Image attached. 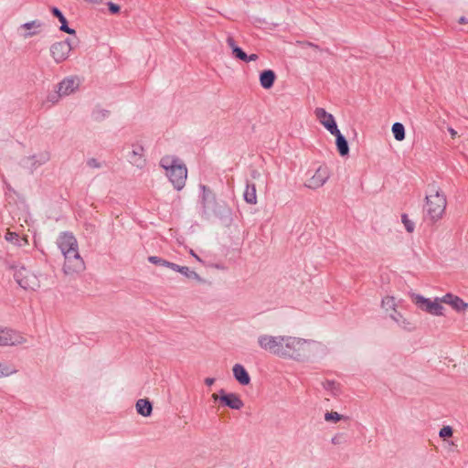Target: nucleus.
Returning <instances> with one entry per match:
<instances>
[{
	"label": "nucleus",
	"mask_w": 468,
	"mask_h": 468,
	"mask_svg": "<svg viewBox=\"0 0 468 468\" xmlns=\"http://www.w3.org/2000/svg\"><path fill=\"white\" fill-rule=\"evenodd\" d=\"M64 257L63 271L66 274H76L84 271L85 262L79 251L76 238L69 233L61 234L57 240Z\"/></svg>",
	"instance_id": "obj_1"
},
{
	"label": "nucleus",
	"mask_w": 468,
	"mask_h": 468,
	"mask_svg": "<svg viewBox=\"0 0 468 468\" xmlns=\"http://www.w3.org/2000/svg\"><path fill=\"white\" fill-rule=\"evenodd\" d=\"M320 346V343L314 340L287 335L282 358L307 361L317 354Z\"/></svg>",
	"instance_id": "obj_2"
},
{
	"label": "nucleus",
	"mask_w": 468,
	"mask_h": 468,
	"mask_svg": "<svg viewBox=\"0 0 468 468\" xmlns=\"http://www.w3.org/2000/svg\"><path fill=\"white\" fill-rule=\"evenodd\" d=\"M447 198L444 192L437 186H430L423 206V218L431 223L441 220L445 214Z\"/></svg>",
	"instance_id": "obj_3"
},
{
	"label": "nucleus",
	"mask_w": 468,
	"mask_h": 468,
	"mask_svg": "<svg viewBox=\"0 0 468 468\" xmlns=\"http://www.w3.org/2000/svg\"><path fill=\"white\" fill-rule=\"evenodd\" d=\"M160 166L174 187L181 190L186 182L187 168L184 162L175 154H165L160 159Z\"/></svg>",
	"instance_id": "obj_4"
},
{
	"label": "nucleus",
	"mask_w": 468,
	"mask_h": 468,
	"mask_svg": "<svg viewBox=\"0 0 468 468\" xmlns=\"http://www.w3.org/2000/svg\"><path fill=\"white\" fill-rule=\"evenodd\" d=\"M286 336L262 334L258 336L257 343L262 350L282 358Z\"/></svg>",
	"instance_id": "obj_5"
},
{
	"label": "nucleus",
	"mask_w": 468,
	"mask_h": 468,
	"mask_svg": "<svg viewBox=\"0 0 468 468\" xmlns=\"http://www.w3.org/2000/svg\"><path fill=\"white\" fill-rule=\"evenodd\" d=\"M412 302L421 310L430 314L441 316L444 314V306L441 297L434 299L426 298L420 294H414L411 297Z\"/></svg>",
	"instance_id": "obj_6"
},
{
	"label": "nucleus",
	"mask_w": 468,
	"mask_h": 468,
	"mask_svg": "<svg viewBox=\"0 0 468 468\" xmlns=\"http://www.w3.org/2000/svg\"><path fill=\"white\" fill-rule=\"evenodd\" d=\"M16 282L25 291L35 292L41 286V282L37 273L25 267L19 268L15 275Z\"/></svg>",
	"instance_id": "obj_7"
},
{
	"label": "nucleus",
	"mask_w": 468,
	"mask_h": 468,
	"mask_svg": "<svg viewBox=\"0 0 468 468\" xmlns=\"http://www.w3.org/2000/svg\"><path fill=\"white\" fill-rule=\"evenodd\" d=\"M330 173L328 168L319 166L314 174L305 181L304 186L310 189H318L327 182Z\"/></svg>",
	"instance_id": "obj_8"
},
{
	"label": "nucleus",
	"mask_w": 468,
	"mask_h": 468,
	"mask_svg": "<svg viewBox=\"0 0 468 468\" xmlns=\"http://www.w3.org/2000/svg\"><path fill=\"white\" fill-rule=\"evenodd\" d=\"M26 338L18 332L0 327V346H16L26 343Z\"/></svg>",
	"instance_id": "obj_9"
},
{
	"label": "nucleus",
	"mask_w": 468,
	"mask_h": 468,
	"mask_svg": "<svg viewBox=\"0 0 468 468\" xmlns=\"http://www.w3.org/2000/svg\"><path fill=\"white\" fill-rule=\"evenodd\" d=\"M314 115L318 122L331 133H338V128L334 116L323 108H316Z\"/></svg>",
	"instance_id": "obj_10"
},
{
	"label": "nucleus",
	"mask_w": 468,
	"mask_h": 468,
	"mask_svg": "<svg viewBox=\"0 0 468 468\" xmlns=\"http://www.w3.org/2000/svg\"><path fill=\"white\" fill-rule=\"evenodd\" d=\"M71 48V44L69 39L56 42L50 47L51 56L58 63L64 61L68 58Z\"/></svg>",
	"instance_id": "obj_11"
},
{
	"label": "nucleus",
	"mask_w": 468,
	"mask_h": 468,
	"mask_svg": "<svg viewBox=\"0 0 468 468\" xmlns=\"http://www.w3.org/2000/svg\"><path fill=\"white\" fill-rule=\"evenodd\" d=\"M443 303L450 305L457 313L464 314L468 310V303L452 293H446L441 297Z\"/></svg>",
	"instance_id": "obj_12"
},
{
	"label": "nucleus",
	"mask_w": 468,
	"mask_h": 468,
	"mask_svg": "<svg viewBox=\"0 0 468 468\" xmlns=\"http://www.w3.org/2000/svg\"><path fill=\"white\" fill-rule=\"evenodd\" d=\"M220 401L232 410H240L244 407V402L237 393H226L220 390Z\"/></svg>",
	"instance_id": "obj_13"
},
{
	"label": "nucleus",
	"mask_w": 468,
	"mask_h": 468,
	"mask_svg": "<svg viewBox=\"0 0 468 468\" xmlns=\"http://www.w3.org/2000/svg\"><path fill=\"white\" fill-rule=\"evenodd\" d=\"M128 161L136 167L142 168L145 165L144 149L142 145H133L127 154Z\"/></svg>",
	"instance_id": "obj_14"
},
{
	"label": "nucleus",
	"mask_w": 468,
	"mask_h": 468,
	"mask_svg": "<svg viewBox=\"0 0 468 468\" xmlns=\"http://www.w3.org/2000/svg\"><path fill=\"white\" fill-rule=\"evenodd\" d=\"M234 378L242 386L250 383V377L246 368L241 364H235L232 367Z\"/></svg>",
	"instance_id": "obj_15"
},
{
	"label": "nucleus",
	"mask_w": 468,
	"mask_h": 468,
	"mask_svg": "<svg viewBox=\"0 0 468 468\" xmlns=\"http://www.w3.org/2000/svg\"><path fill=\"white\" fill-rule=\"evenodd\" d=\"M396 302H395V298L392 297V296H386L383 298L382 300V307L387 311V312H392L393 314H390V316L396 320V321H399V318H402V315L397 312L396 310Z\"/></svg>",
	"instance_id": "obj_16"
},
{
	"label": "nucleus",
	"mask_w": 468,
	"mask_h": 468,
	"mask_svg": "<svg viewBox=\"0 0 468 468\" xmlns=\"http://www.w3.org/2000/svg\"><path fill=\"white\" fill-rule=\"evenodd\" d=\"M173 271L180 272L181 274H183L185 277H186L189 280L196 281L197 282H204L203 279L200 277V275L197 272H196L193 270H190L186 266H179L175 263V267H174Z\"/></svg>",
	"instance_id": "obj_17"
},
{
	"label": "nucleus",
	"mask_w": 468,
	"mask_h": 468,
	"mask_svg": "<svg viewBox=\"0 0 468 468\" xmlns=\"http://www.w3.org/2000/svg\"><path fill=\"white\" fill-rule=\"evenodd\" d=\"M51 13L61 23V26L59 27V29L61 31H63L65 33H68L69 35H75L76 34V31L74 29L69 27L68 21H67L66 17L63 16L61 11L58 7H52L51 8Z\"/></svg>",
	"instance_id": "obj_18"
},
{
	"label": "nucleus",
	"mask_w": 468,
	"mask_h": 468,
	"mask_svg": "<svg viewBox=\"0 0 468 468\" xmlns=\"http://www.w3.org/2000/svg\"><path fill=\"white\" fill-rule=\"evenodd\" d=\"M275 79L276 74L271 69H265L260 74V82L262 88H271Z\"/></svg>",
	"instance_id": "obj_19"
},
{
	"label": "nucleus",
	"mask_w": 468,
	"mask_h": 468,
	"mask_svg": "<svg viewBox=\"0 0 468 468\" xmlns=\"http://www.w3.org/2000/svg\"><path fill=\"white\" fill-rule=\"evenodd\" d=\"M135 407L138 414L144 417H149L152 414V404L146 399H140L139 400H137Z\"/></svg>",
	"instance_id": "obj_20"
},
{
	"label": "nucleus",
	"mask_w": 468,
	"mask_h": 468,
	"mask_svg": "<svg viewBox=\"0 0 468 468\" xmlns=\"http://www.w3.org/2000/svg\"><path fill=\"white\" fill-rule=\"evenodd\" d=\"M332 135L335 136V144L337 147V151L340 154V155L345 156L347 155L349 153V147L346 138L342 135L340 131L338 133H333Z\"/></svg>",
	"instance_id": "obj_21"
},
{
	"label": "nucleus",
	"mask_w": 468,
	"mask_h": 468,
	"mask_svg": "<svg viewBox=\"0 0 468 468\" xmlns=\"http://www.w3.org/2000/svg\"><path fill=\"white\" fill-rule=\"evenodd\" d=\"M82 85V79L73 75L63 79L58 85V88H79Z\"/></svg>",
	"instance_id": "obj_22"
},
{
	"label": "nucleus",
	"mask_w": 468,
	"mask_h": 468,
	"mask_svg": "<svg viewBox=\"0 0 468 468\" xmlns=\"http://www.w3.org/2000/svg\"><path fill=\"white\" fill-rule=\"evenodd\" d=\"M244 199L250 205H255L258 202L257 190L255 184H248L244 191Z\"/></svg>",
	"instance_id": "obj_23"
},
{
	"label": "nucleus",
	"mask_w": 468,
	"mask_h": 468,
	"mask_svg": "<svg viewBox=\"0 0 468 468\" xmlns=\"http://www.w3.org/2000/svg\"><path fill=\"white\" fill-rule=\"evenodd\" d=\"M5 239L18 247H23L28 245V240L27 237L19 238V236L16 232L7 231L5 236Z\"/></svg>",
	"instance_id": "obj_24"
},
{
	"label": "nucleus",
	"mask_w": 468,
	"mask_h": 468,
	"mask_svg": "<svg viewBox=\"0 0 468 468\" xmlns=\"http://www.w3.org/2000/svg\"><path fill=\"white\" fill-rule=\"evenodd\" d=\"M148 261L149 262L154 264V265H158V266H163V267H166V268H169L171 270H174V267H175V263L173 262H170L168 261H165L160 257H157V256H149L148 257Z\"/></svg>",
	"instance_id": "obj_25"
},
{
	"label": "nucleus",
	"mask_w": 468,
	"mask_h": 468,
	"mask_svg": "<svg viewBox=\"0 0 468 468\" xmlns=\"http://www.w3.org/2000/svg\"><path fill=\"white\" fill-rule=\"evenodd\" d=\"M392 133L397 141H402L405 138L404 126L399 122H395L392 125Z\"/></svg>",
	"instance_id": "obj_26"
},
{
	"label": "nucleus",
	"mask_w": 468,
	"mask_h": 468,
	"mask_svg": "<svg viewBox=\"0 0 468 468\" xmlns=\"http://www.w3.org/2000/svg\"><path fill=\"white\" fill-rule=\"evenodd\" d=\"M16 372L17 369L16 367L9 364L0 363V378L9 377L16 374Z\"/></svg>",
	"instance_id": "obj_27"
},
{
	"label": "nucleus",
	"mask_w": 468,
	"mask_h": 468,
	"mask_svg": "<svg viewBox=\"0 0 468 468\" xmlns=\"http://www.w3.org/2000/svg\"><path fill=\"white\" fill-rule=\"evenodd\" d=\"M68 90H65V91L61 94L59 92V90H49V92L48 94V101L51 102V103H55L56 101H58V99L61 97V96H65V95H69V93L67 92Z\"/></svg>",
	"instance_id": "obj_28"
},
{
	"label": "nucleus",
	"mask_w": 468,
	"mask_h": 468,
	"mask_svg": "<svg viewBox=\"0 0 468 468\" xmlns=\"http://www.w3.org/2000/svg\"><path fill=\"white\" fill-rule=\"evenodd\" d=\"M343 419H344V416L339 414L336 411H330V412H326L324 414V420L327 422H335V423H336V422H338L339 420H341Z\"/></svg>",
	"instance_id": "obj_29"
},
{
	"label": "nucleus",
	"mask_w": 468,
	"mask_h": 468,
	"mask_svg": "<svg viewBox=\"0 0 468 468\" xmlns=\"http://www.w3.org/2000/svg\"><path fill=\"white\" fill-rule=\"evenodd\" d=\"M401 221L409 233H412L414 231L415 223L411 219H410L407 214H403L401 216Z\"/></svg>",
	"instance_id": "obj_30"
},
{
	"label": "nucleus",
	"mask_w": 468,
	"mask_h": 468,
	"mask_svg": "<svg viewBox=\"0 0 468 468\" xmlns=\"http://www.w3.org/2000/svg\"><path fill=\"white\" fill-rule=\"evenodd\" d=\"M452 434H453V430L451 426H443L440 430V432H439V436L443 440H446L447 438L452 437Z\"/></svg>",
	"instance_id": "obj_31"
},
{
	"label": "nucleus",
	"mask_w": 468,
	"mask_h": 468,
	"mask_svg": "<svg viewBox=\"0 0 468 468\" xmlns=\"http://www.w3.org/2000/svg\"><path fill=\"white\" fill-rule=\"evenodd\" d=\"M41 27L42 23L40 21L33 20L23 24L20 27L27 30H32V28H40Z\"/></svg>",
	"instance_id": "obj_32"
},
{
	"label": "nucleus",
	"mask_w": 468,
	"mask_h": 468,
	"mask_svg": "<svg viewBox=\"0 0 468 468\" xmlns=\"http://www.w3.org/2000/svg\"><path fill=\"white\" fill-rule=\"evenodd\" d=\"M232 54L235 56V58L242 61H247V54L240 48H235Z\"/></svg>",
	"instance_id": "obj_33"
},
{
	"label": "nucleus",
	"mask_w": 468,
	"mask_h": 468,
	"mask_svg": "<svg viewBox=\"0 0 468 468\" xmlns=\"http://www.w3.org/2000/svg\"><path fill=\"white\" fill-rule=\"evenodd\" d=\"M108 115L106 111H98L93 113V119L97 122L103 120Z\"/></svg>",
	"instance_id": "obj_34"
},
{
	"label": "nucleus",
	"mask_w": 468,
	"mask_h": 468,
	"mask_svg": "<svg viewBox=\"0 0 468 468\" xmlns=\"http://www.w3.org/2000/svg\"><path fill=\"white\" fill-rule=\"evenodd\" d=\"M108 7H109V11L112 13V14H117L120 12V5L112 3V2H108Z\"/></svg>",
	"instance_id": "obj_35"
},
{
	"label": "nucleus",
	"mask_w": 468,
	"mask_h": 468,
	"mask_svg": "<svg viewBox=\"0 0 468 468\" xmlns=\"http://www.w3.org/2000/svg\"><path fill=\"white\" fill-rule=\"evenodd\" d=\"M227 44L229 45V47L231 48L232 52H234V48H239L236 43H235V40L232 37H228L227 38Z\"/></svg>",
	"instance_id": "obj_36"
},
{
	"label": "nucleus",
	"mask_w": 468,
	"mask_h": 468,
	"mask_svg": "<svg viewBox=\"0 0 468 468\" xmlns=\"http://www.w3.org/2000/svg\"><path fill=\"white\" fill-rule=\"evenodd\" d=\"M300 44L303 46V47H310V48H314L315 50H321L319 46L312 43V42H308V41H305V42H300Z\"/></svg>",
	"instance_id": "obj_37"
},
{
	"label": "nucleus",
	"mask_w": 468,
	"mask_h": 468,
	"mask_svg": "<svg viewBox=\"0 0 468 468\" xmlns=\"http://www.w3.org/2000/svg\"><path fill=\"white\" fill-rule=\"evenodd\" d=\"M257 59H258V55L257 54H251L250 56L247 55V61L246 62L255 61Z\"/></svg>",
	"instance_id": "obj_38"
},
{
	"label": "nucleus",
	"mask_w": 468,
	"mask_h": 468,
	"mask_svg": "<svg viewBox=\"0 0 468 468\" xmlns=\"http://www.w3.org/2000/svg\"><path fill=\"white\" fill-rule=\"evenodd\" d=\"M215 383V378H207L205 379V384L207 386H212Z\"/></svg>",
	"instance_id": "obj_39"
},
{
	"label": "nucleus",
	"mask_w": 468,
	"mask_h": 468,
	"mask_svg": "<svg viewBox=\"0 0 468 468\" xmlns=\"http://www.w3.org/2000/svg\"><path fill=\"white\" fill-rule=\"evenodd\" d=\"M37 31H28L27 33L24 34V37H33L35 35H37Z\"/></svg>",
	"instance_id": "obj_40"
},
{
	"label": "nucleus",
	"mask_w": 468,
	"mask_h": 468,
	"mask_svg": "<svg viewBox=\"0 0 468 468\" xmlns=\"http://www.w3.org/2000/svg\"><path fill=\"white\" fill-rule=\"evenodd\" d=\"M211 398L214 401L220 400V392L219 393H213L211 395Z\"/></svg>",
	"instance_id": "obj_41"
},
{
	"label": "nucleus",
	"mask_w": 468,
	"mask_h": 468,
	"mask_svg": "<svg viewBox=\"0 0 468 468\" xmlns=\"http://www.w3.org/2000/svg\"><path fill=\"white\" fill-rule=\"evenodd\" d=\"M450 133H451L452 136H455V134H456V132L453 129H451Z\"/></svg>",
	"instance_id": "obj_42"
},
{
	"label": "nucleus",
	"mask_w": 468,
	"mask_h": 468,
	"mask_svg": "<svg viewBox=\"0 0 468 468\" xmlns=\"http://www.w3.org/2000/svg\"><path fill=\"white\" fill-rule=\"evenodd\" d=\"M202 188H203V191H204V196H203V197L205 198V197H206L207 188H206V186H202Z\"/></svg>",
	"instance_id": "obj_43"
},
{
	"label": "nucleus",
	"mask_w": 468,
	"mask_h": 468,
	"mask_svg": "<svg viewBox=\"0 0 468 468\" xmlns=\"http://www.w3.org/2000/svg\"><path fill=\"white\" fill-rule=\"evenodd\" d=\"M464 20H465V18H464V17H461V18H460V23H464Z\"/></svg>",
	"instance_id": "obj_44"
}]
</instances>
